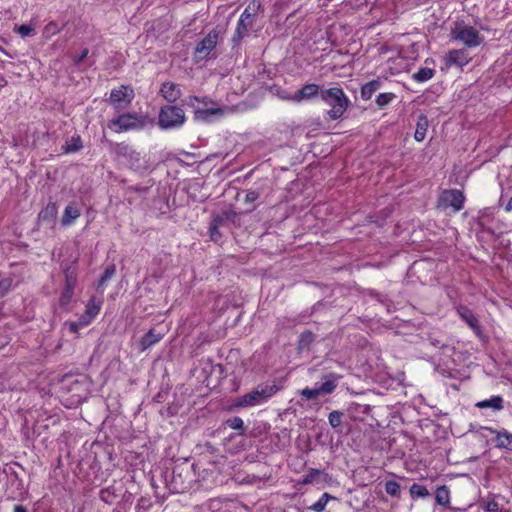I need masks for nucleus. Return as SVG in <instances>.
I'll use <instances>...</instances> for the list:
<instances>
[{"instance_id": "bb28decb", "label": "nucleus", "mask_w": 512, "mask_h": 512, "mask_svg": "<svg viewBox=\"0 0 512 512\" xmlns=\"http://www.w3.org/2000/svg\"><path fill=\"white\" fill-rule=\"evenodd\" d=\"M102 302L99 300H96L95 297H91L86 305L85 313L87 314L88 318H95L101 309Z\"/></svg>"}, {"instance_id": "dca6fc26", "label": "nucleus", "mask_w": 512, "mask_h": 512, "mask_svg": "<svg viewBox=\"0 0 512 512\" xmlns=\"http://www.w3.org/2000/svg\"><path fill=\"white\" fill-rule=\"evenodd\" d=\"M81 215V210L76 203H69L63 212L61 223L63 226L72 225Z\"/></svg>"}, {"instance_id": "1a4fd4ad", "label": "nucleus", "mask_w": 512, "mask_h": 512, "mask_svg": "<svg viewBox=\"0 0 512 512\" xmlns=\"http://www.w3.org/2000/svg\"><path fill=\"white\" fill-rule=\"evenodd\" d=\"M134 98L133 89L127 86H121L111 91L109 101L116 110L125 109Z\"/></svg>"}, {"instance_id": "9b49d317", "label": "nucleus", "mask_w": 512, "mask_h": 512, "mask_svg": "<svg viewBox=\"0 0 512 512\" xmlns=\"http://www.w3.org/2000/svg\"><path fill=\"white\" fill-rule=\"evenodd\" d=\"M464 195L457 189L445 190L439 198V206L443 208L451 207L453 212H458L463 208Z\"/></svg>"}, {"instance_id": "3c124183", "label": "nucleus", "mask_w": 512, "mask_h": 512, "mask_svg": "<svg viewBox=\"0 0 512 512\" xmlns=\"http://www.w3.org/2000/svg\"><path fill=\"white\" fill-rule=\"evenodd\" d=\"M81 328L83 327L77 321L70 323V331L72 333H77Z\"/></svg>"}, {"instance_id": "72a5a7b5", "label": "nucleus", "mask_w": 512, "mask_h": 512, "mask_svg": "<svg viewBox=\"0 0 512 512\" xmlns=\"http://www.w3.org/2000/svg\"><path fill=\"white\" fill-rule=\"evenodd\" d=\"M385 491L390 496L398 497L400 495V485L394 480L387 481L385 483Z\"/></svg>"}, {"instance_id": "4c0bfd02", "label": "nucleus", "mask_w": 512, "mask_h": 512, "mask_svg": "<svg viewBox=\"0 0 512 512\" xmlns=\"http://www.w3.org/2000/svg\"><path fill=\"white\" fill-rule=\"evenodd\" d=\"M14 31L21 37H27L34 33V27L31 25H19L14 27Z\"/></svg>"}, {"instance_id": "6e6d98bb", "label": "nucleus", "mask_w": 512, "mask_h": 512, "mask_svg": "<svg viewBox=\"0 0 512 512\" xmlns=\"http://www.w3.org/2000/svg\"><path fill=\"white\" fill-rule=\"evenodd\" d=\"M5 85V80L3 77L0 76V88Z\"/></svg>"}, {"instance_id": "39448f33", "label": "nucleus", "mask_w": 512, "mask_h": 512, "mask_svg": "<svg viewBox=\"0 0 512 512\" xmlns=\"http://www.w3.org/2000/svg\"><path fill=\"white\" fill-rule=\"evenodd\" d=\"M187 105L193 108L194 119L197 121L208 122L213 116H222L224 108L217 106L207 97L190 96Z\"/></svg>"}, {"instance_id": "f3484780", "label": "nucleus", "mask_w": 512, "mask_h": 512, "mask_svg": "<svg viewBox=\"0 0 512 512\" xmlns=\"http://www.w3.org/2000/svg\"><path fill=\"white\" fill-rule=\"evenodd\" d=\"M383 82L384 81L381 78H377V79L371 80V81L367 82L366 84H364L361 87V91H360L361 98L363 100L371 99L373 94L382 87Z\"/></svg>"}, {"instance_id": "de8ad7c7", "label": "nucleus", "mask_w": 512, "mask_h": 512, "mask_svg": "<svg viewBox=\"0 0 512 512\" xmlns=\"http://www.w3.org/2000/svg\"><path fill=\"white\" fill-rule=\"evenodd\" d=\"M88 49H84L82 53L75 58V64H80L88 55Z\"/></svg>"}, {"instance_id": "603ef678", "label": "nucleus", "mask_w": 512, "mask_h": 512, "mask_svg": "<svg viewBox=\"0 0 512 512\" xmlns=\"http://www.w3.org/2000/svg\"><path fill=\"white\" fill-rule=\"evenodd\" d=\"M13 512H28L27 509L22 505H16Z\"/></svg>"}, {"instance_id": "412c9836", "label": "nucleus", "mask_w": 512, "mask_h": 512, "mask_svg": "<svg viewBox=\"0 0 512 512\" xmlns=\"http://www.w3.org/2000/svg\"><path fill=\"white\" fill-rule=\"evenodd\" d=\"M476 407L481 409L491 408L494 411L503 409V399L501 396H492L490 399L482 400L476 403Z\"/></svg>"}, {"instance_id": "ddd939ff", "label": "nucleus", "mask_w": 512, "mask_h": 512, "mask_svg": "<svg viewBox=\"0 0 512 512\" xmlns=\"http://www.w3.org/2000/svg\"><path fill=\"white\" fill-rule=\"evenodd\" d=\"M459 317L474 331L476 335H481V327L476 315L467 307L459 306L457 308Z\"/></svg>"}, {"instance_id": "79ce46f5", "label": "nucleus", "mask_w": 512, "mask_h": 512, "mask_svg": "<svg viewBox=\"0 0 512 512\" xmlns=\"http://www.w3.org/2000/svg\"><path fill=\"white\" fill-rule=\"evenodd\" d=\"M12 286V280L9 278L2 279L0 281V297H3L7 294Z\"/></svg>"}, {"instance_id": "864d4df0", "label": "nucleus", "mask_w": 512, "mask_h": 512, "mask_svg": "<svg viewBox=\"0 0 512 512\" xmlns=\"http://www.w3.org/2000/svg\"><path fill=\"white\" fill-rule=\"evenodd\" d=\"M505 211L506 212H511L512 211V197L509 199L508 203L506 204Z\"/></svg>"}, {"instance_id": "a211bd4d", "label": "nucleus", "mask_w": 512, "mask_h": 512, "mask_svg": "<svg viewBox=\"0 0 512 512\" xmlns=\"http://www.w3.org/2000/svg\"><path fill=\"white\" fill-rule=\"evenodd\" d=\"M338 377L335 374H329L324 377V382L318 387L320 395H328L334 392L337 387Z\"/></svg>"}, {"instance_id": "4be33fe9", "label": "nucleus", "mask_w": 512, "mask_h": 512, "mask_svg": "<svg viewBox=\"0 0 512 512\" xmlns=\"http://www.w3.org/2000/svg\"><path fill=\"white\" fill-rule=\"evenodd\" d=\"M327 474L324 472L311 468L308 470L307 474H305L301 480L302 484H318L322 481V478H326Z\"/></svg>"}, {"instance_id": "0eeeda50", "label": "nucleus", "mask_w": 512, "mask_h": 512, "mask_svg": "<svg viewBox=\"0 0 512 512\" xmlns=\"http://www.w3.org/2000/svg\"><path fill=\"white\" fill-rule=\"evenodd\" d=\"M145 118L142 116H138L137 114H122L117 118L112 119L108 127L116 132L122 133L129 130H137L141 129L145 126Z\"/></svg>"}, {"instance_id": "6ab92c4d", "label": "nucleus", "mask_w": 512, "mask_h": 512, "mask_svg": "<svg viewBox=\"0 0 512 512\" xmlns=\"http://www.w3.org/2000/svg\"><path fill=\"white\" fill-rule=\"evenodd\" d=\"M496 446L498 448L512 450V434L506 429H502L496 432Z\"/></svg>"}, {"instance_id": "f8f14e48", "label": "nucleus", "mask_w": 512, "mask_h": 512, "mask_svg": "<svg viewBox=\"0 0 512 512\" xmlns=\"http://www.w3.org/2000/svg\"><path fill=\"white\" fill-rule=\"evenodd\" d=\"M323 89L320 88L319 85L315 83H309L302 86L298 91L294 93V103H301L303 101H309L317 97L321 96V91Z\"/></svg>"}, {"instance_id": "c756f323", "label": "nucleus", "mask_w": 512, "mask_h": 512, "mask_svg": "<svg viewBox=\"0 0 512 512\" xmlns=\"http://www.w3.org/2000/svg\"><path fill=\"white\" fill-rule=\"evenodd\" d=\"M395 98H396V95L394 93H390V92L380 93L376 97V104L379 108H384L387 105H389Z\"/></svg>"}, {"instance_id": "c85d7f7f", "label": "nucleus", "mask_w": 512, "mask_h": 512, "mask_svg": "<svg viewBox=\"0 0 512 512\" xmlns=\"http://www.w3.org/2000/svg\"><path fill=\"white\" fill-rule=\"evenodd\" d=\"M434 75V70L428 67L419 69L413 74V79L417 82H425L431 79Z\"/></svg>"}, {"instance_id": "a18cd8bd", "label": "nucleus", "mask_w": 512, "mask_h": 512, "mask_svg": "<svg viewBox=\"0 0 512 512\" xmlns=\"http://www.w3.org/2000/svg\"><path fill=\"white\" fill-rule=\"evenodd\" d=\"M93 319H94V318H88V317H87V314L84 312V314L80 316V318L78 319V321H77V322H78L82 327H85V326L89 325V324L92 322V320H93Z\"/></svg>"}, {"instance_id": "6e6552de", "label": "nucleus", "mask_w": 512, "mask_h": 512, "mask_svg": "<svg viewBox=\"0 0 512 512\" xmlns=\"http://www.w3.org/2000/svg\"><path fill=\"white\" fill-rule=\"evenodd\" d=\"M112 152L119 161L127 164L130 168L136 169L139 167L141 155L130 145L126 143H115L112 145Z\"/></svg>"}, {"instance_id": "b1692460", "label": "nucleus", "mask_w": 512, "mask_h": 512, "mask_svg": "<svg viewBox=\"0 0 512 512\" xmlns=\"http://www.w3.org/2000/svg\"><path fill=\"white\" fill-rule=\"evenodd\" d=\"M162 337L163 335L161 333H156L154 329H151L141 339L142 350H146L154 344L158 343Z\"/></svg>"}, {"instance_id": "7ed1b4c3", "label": "nucleus", "mask_w": 512, "mask_h": 512, "mask_svg": "<svg viewBox=\"0 0 512 512\" xmlns=\"http://www.w3.org/2000/svg\"><path fill=\"white\" fill-rule=\"evenodd\" d=\"M261 8L259 0H252L244 9L237 22V26L232 37L235 44H239L252 30L256 16Z\"/></svg>"}, {"instance_id": "9d476101", "label": "nucleus", "mask_w": 512, "mask_h": 512, "mask_svg": "<svg viewBox=\"0 0 512 512\" xmlns=\"http://www.w3.org/2000/svg\"><path fill=\"white\" fill-rule=\"evenodd\" d=\"M219 33L211 30L196 46L194 57L197 61L203 60L209 56L211 51L216 47Z\"/></svg>"}, {"instance_id": "4468645a", "label": "nucleus", "mask_w": 512, "mask_h": 512, "mask_svg": "<svg viewBox=\"0 0 512 512\" xmlns=\"http://www.w3.org/2000/svg\"><path fill=\"white\" fill-rule=\"evenodd\" d=\"M471 57L465 49H454L448 52L446 62L448 65L463 67L469 63Z\"/></svg>"}, {"instance_id": "e433bc0d", "label": "nucleus", "mask_w": 512, "mask_h": 512, "mask_svg": "<svg viewBox=\"0 0 512 512\" xmlns=\"http://www.w3.org/2000/svg\"><path fill=\"white\" fill-rule=\"evenodd\" d=\"M81 148H82V143H81L80 137L77 136V137H73L71 140V143L67 144L64 149H65V152L71 153V152H76V151L80 150Z\"/></svg>"}, {"instance_id": "393cba45", "label": "nucleus", "mask_w": 512, "mask_h": 512, "mask_svg": "<svg viewBox=\"0 0 512 512\" xmlns=\"http://www.w3.org/2000/svg\"><path fill=\"white\" fill-rule=\"evenodd\" d=\"M64 278V286L75 289L78 280L77 268L74 265H71L64 269Z\"/></svg>"}, {"instance_id": "f03ea898", "label": "nucleus", "mask_w": 512, "mask_h": 512, "mask_svg": "<svg viewBox=\"0 0 512 512\" xmlns=\"http://www.w3.org/2000/svg\"><path fill=\"white\" fill-rule=\"evenodd\" d=\"M321 100L330 107L327 115L332 120L340 119L350 104L349 98L339 86L323 89L321 91Z\"/></svg>"}, {"instance_id": "20e7f679", "label": "nucleus", "mask_w": 512, "mask_h": 512, "mask_svg": "<svg viewBox=\"0 0 512 512\" xmlns=\"http://www.w3.org/2000/svg\"><path fill=\"white\" fill-rule=\"evenodd\" d=\"M450 36L451 40L460 42L468 48H475L481 45L484 40V37L475 27L464 21L454 23L451 27Z\"/></svg>"}, {"instance_id": "ea45409f", "label": "nucleus", "mask_w": 512, "mask_h": 512, "mask_svg": "<svg viewBox=\"0 0 512 512\" xmlns=\"http://www.w3.org/2000/svg\"><path fill=\"white\" fill-rule=\"evenodd\" d=\"M301 396L307 400L316 399L320 396L318 387L316 388H305L300 392Z\"/></svg>"}, {"instance_id": "a878e982", "label": "nucleus", "mask_w": 512, "mask_h": 512, "mask_svg": "<svg viewBox=\"0 0 512 512\" xmlns=\"http://www.w3.org/2000/svg\"><path fill=\"white\" fill-rule=\"evenodd\" d=\"M58 212L57 205L50 202L46 207L39 213V219L42 221H52L56 218Z\"/></svg>"}, {"instance_id": "09e8293b", "label": "nucleus", "mask_w": 512, "mask_h": 512, "mask_svg": "<svg viewBox=\"0 0 512 512\" xmlns=\"http://www.w3.org/2000/svg\"><path fill=\"white\" fill-rule=\"evenodd\" d=\"M294 93L283 92L280 98L286 101L294 102Z\"/></svg>"}, {"instance_id": "473e14b6", "label": "nucleus", "mask_w": 512, "mask_h": 512, "mask_svg": "<svg viewBox=\"0 0 512 512\" xmlns=\"http://www.w3.org/2000/svg\"><path fill=\"white\" fill-rule=\"evenodd\" d=\"M74 290L75 289H73V288L64 286V289L59 298V303L61 306L65 307L70 304L72 297L74 295Z\"/></svg>"}, {"instance_id": "7c9ffc66", "label": "nucleus", "mask_w": 512, "mask_h": 512, "mask_svg": "<svg viewBox=\"0 0 512 512\" xmlns=\"http://www.w3.org/2000/svg\"><path fill=\"white\" fill-rule=\"evenodd\" d=\"M410 494L413 499L424 498L429 495V491L425 486L415 483L410 487Z\"/></svg>"}, {"instance_id": "cd10ccee", "label": "nucleus", "mask_w": 512, "mask_h": 512, "mask_svg": "<svg viewBox=\"0 0 512 512\" xmlns=\"http://www.w3.org/2000/svg\"><path fill=\"white\" fill-rule=\"evenodd\" d=\"M334 499L330 494L323 493L322 496L319 498L318 501H316L314 504H312L309 509L314 512H323L325 510L326 505L328 504L329 500Z\"/></svg>"}, {"instance_id": "37998d69", "label": "nucleus", "mask_w": 512, "mask_h": 512, "mask_svg": "<svg viewBox=\"0 0 512 512\" xmlns=\"http://www.w3.org/2000/svg\"><path fill=\"white\" fill-rule=\"evenodd\" d=\"M60 31L58 25L55 22H49L44 28V34L50 36Z\"/></svg>"}, {"instance_id": "4d7b16f0", "label": "nucleus", "mask_w": 512, "mask_h": 512, "mask_svg": "<svg viewBox=\"0 0 512 512\" xmlns=\"http://www.w3.org/2000/svg\"><path fill=\"white\" fill-rule=\"evenodd\" d=\"M113 512H120V507H119V506H117V507L113 510Z\"/></svg>"}, {"instance_id": "2eb2a0df", "label": "nucleus", "mask_w": 512, "mask_h": 512, "mask_svg": "<svg viewBox=\"0 0 512 512\" xmlns=\"http://www.w3.org/2000/svg\"><path fill=\"white\" fill-rule=\"evenodd\" d=\"M160 93L168 102H175L181 96L179 86L173 82H164L161 85Z\"/></svg>"}, {"instance_id": "5fc2aeb1", "label": "nucleus", "mask_w": 512, "mask_h": 512, "mask_svg": "<svg viewBox=\"0 0 512 512\" xmlns=\"http://www.w3.org/2000/svg\"><path fill=\"white\" fill-rule=\"evenodd\" d=\"M496 506L497 505L495 503H489L487 509L488 511H494L496 509Z\"/></svg>"}, {"instance_id": "2f4dec72", "label": "nucleus", "mask_w": 512, "mask_h": 512, "mask_svg": "<svg viewBox=\"0 0 512 512\" xmlns=\"http://www.w3.org/2000/svg\"><path fill=\"white\" fill-rule=\"evenodd\" d=\"M100 499L107 503L112 504L116 499V494L113 487H107L100 491Z\"/></svg>"}, {"instance_id": "aec40b11", "label": "nucleus", "mask_w": 512, "mask_h": 512, "mask_svg": "<svg viewBox=\"0 0 512 512\" xmlns=\"http://www.w3.org/2000/svg\"><path fill=\"white\" fill-rule=\"evenodd\" d=\"M450 490L447 486L443 485L436 489L435 491V500L437 504L444 506L446 508H451L450 501Z\"/></svg>"}, {"instance_id": "f257e3e1", "label": "nucleus", "mask_w": 512, "mask_h": 512, "mask_svg": "<svg viewBox=\"0 0 512 512\" xmlns=\"http://www.w3.org/2000/svg\"><path fill=\"white\" fill-rule=\"evenodd\" d=\"M279 390L280 387L276 384H260L249 393L234 399L231 406L234 409H239L261 405L266 403Z\"/></svg>"}, {"instance_id": "c03bdc74", "label": "nucleus", "mask_w": 512, "mask_h": 512, "mask_svg": "<svg viewBox=\"0 0 512 512\" xmlns=\"http://www.w3.org/2000/svg\"><path fill=\"white\" fill-rule=\"evenodd\" d=\"M209 234H210V238L211 240L213 241H218L219 238H220V233H219V230H218V226L216 223H213L210 228H209Z\"/></svg>"}, {"instance_id": "5701e85b", "label": "nucleus", "mask_w": 512, "mask_h": 512, "mask_svg": "<svg viewBox=\"0 0 512 512\" xmlns=\"http://www.w3.org/2000/svg\"><path fill=\"white\" fill-rule=\"evenodd\" d=\"M429 123L428 119L424 115H420L418 117V121L416 124V130L414 134V138L416 141L421 142L425 139L427 129H428Z\"/></svg>"}, {"instance_id": "58836bf2", "label": "nucleus", "mask_w": 512, "mask_h": 512, "mask_svg": "<svg viewBox=\"0 0 512 512\" xmlns=\"http://www.w3.org/2000/svg\"><path fill=\"white\" fill-rule=\"evenodd\" d=\"M114 273H115L114 265L107 267L98 282V288L103 286L114 275Z\"/></svg>"}, {"instance_id": "49530a36", "label": "nucleus", "mask_w": 512, "mask_h": 512, "mask_svg": "<svg viewBox=\"0 0 512 512\" xmlns=\"http://www.w3.org/2000/svg\"><path fill=\"white\" fill-rule=\"evenodd\" d=\"M259 195L256 191H248L246 194V202L253 203L258 199Z\"/></svg>"}, {"instance_id": "a19ab883", "label": "nucleus", "mask_w": 512, "mask_h": 512, "mask_svg": "<svg viewBox=\"0 0 512 512\" xmlns=\"http://www.w3.org/2000/svg\"><path fill=\"white\" fill-rule=\"evenodd\" d=\"M227 424L230 428L234 430H240L244 427V422L240 417H233L227 421Z\"/></svg>"}, {"instance_id": "423d86ee", "label": "nucleus", "mask_w": 512, "mask_h": 512, "mask_svg": "<svg viewBox=\"0 0 512 512\" xmlns=\"http://www.w3.org/2000/svg\"><path fill=\"white\" fill-rule=\"evenodd\" d=\"M186 121L184 110L175 105H166L161 108L158 117V125L161 129L180 128Z\"/></svg>"}, {"instance_id": "8fccbe9b", "label": "nucleus", "mask_w": 512, "mask_h": 512, "mask_svg": "<svg viewBox=\"0 0 512 512\" xmlns=\"http://www.w3.org/2000/svg\"><path fill=\"white\" fill-rule=\"evenodd\" d=\"M431 345H433L434 347H437V348H449V346L441 343L440 340L438 339H431Z\"/></svg>"}, {"instance_id": "c9c22d12", "label": "nucleus", "mask_w": 512, "mask_h": 512, "mask_svg": "<svg viewBox=\"0 0 512 512\" xmlns=\"http://www.w3.org/2000/svg\"><path fill=\"white\" fill-rule=\"evenodd\" d=\"M328 421L333 428L339 427L342 422V413L339 411L330 412L328 416Z\"/></svg>"}, {"instance_id": "f704fd0d", "label": "nucleus", "mask_w": 512, "mask_h": 512, "mask_svg": "<svg viewBox=\"0 0 512 512\" xmlns=\"http://www.w3.org/2000/svg\"><path fill=\"white\" fill-rule=\"evenodd\" d=\"M314 341V334L310 331L303 332L299 338V348H307Z\"/></svg>"}]
</instances>
